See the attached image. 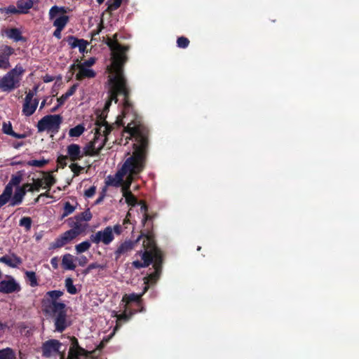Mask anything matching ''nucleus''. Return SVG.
<instances>
[{
    "instance_id": "53",
    "label": "nucleus",
    "mask_w": 359,
    "mask_h": 359,
    "mask_svg": "<svg viewBox=\"0 0 359 359\" xmlns=\"http://www.w3.org/2000/svg\"><path fill=\"white\" fill-rule=\"evenodd\" d=\"M96 192V187L95 186L90 187L89 189H86L84 192V196L86 198L93 197Z\"/></svg>"
},
{
    "instance_id": "10",
    "label": "nucleus",
    "mask_w": 359,
    "mask_h": 359,
    "mask_svg": "<svg viewBox=\"0 0 359 359\" xmlns=\"http://www.w3.org/2000/svg\"><path fill=\"white\" fill-rule=\"evenodd\" d=\"M62 343L57 339H49L42 344V356L50 358L60 353Z\"/></svg>"
},
{
    "instance_id": "45",
    "label": "nucleus",
    "mask_w": 359,
    "mask_h": 359,
    "mask_svg": "<svg viewBox=\"0 0 359 359\" xmlns=\"http://www.w3.org/2000/svg\"><path fill=\"white\" fill-rule=\"evenodd\" d=\"M81 39H78L74 36L70 35L68 36L65 40L68 43V44L70 46L71 48H77L78 43L80 41Z\"/></svg>"
},
{
    "instance_id": "62",
    "label": "nucleus",
    "mask_w": 359,
    "mask_h": 359,
    "mask_svg": "<svg viewBox=\"0 0 359 359\" xmlns=\"http://www.w3.org/2000/svg\"><path fill=\"white\" fill-rule=\"evenodd\" d=\"M79 265L81 266H84L88 263V259L86 256H81L79 259Z\"/></svg>"
},
{
    "instance_id": "20",
    "label": "nucleus",
    "mask_w": 359,
    "mask_h": 359,
    "mask_svg": "<svg viewBox=\"0 0 359 359\" xmlns=\"http://www.w3.org/2000/svg\"><path fill=\"white\" fill-rule=\"evenodd\" d=\"M79 69L78 73L76 74V79L77 81H82L84 79H92L95 77L96 73L91 69H88L79 64L76 65Z\"/></svg>"
},
{
    "instance_id": "32",
    "label": "nucleus",
    "mask_w": 359,
    "mask_h": 359,
    "mask_svg": "<svg viewBox=\"0 0 359 359\" xmlns=\"http://www.w3.org/2000/svg\"><path fill=\"white\" fill-rule=\"evenodd\" d=\"M23 187L27 189V191L33 192L34 191H39L40 187L42 186V180H37V181L34 184L26 183L24 184Z\"/></svg>"
},
{
    "instance_id": "64",
    "label": "nucleus",
    "mask_w": 359,
    "mask_h": 359,
    "mask_svg": "<svg viewBox=\"0 0 359 359\" xmlns=\"http://www.w3.org/2000/svg\"><path fill=\"white\" fill-rule=\"evenodd\" d=\"M62 30L63 29H60V27H59V28L56 27L55 30L53 32V36L58 39H61V37H62L61 32Z\"/></svg>"
},
{
    "instance_id": "25",
    "label": "nucleus",
    "mask_w": 359,
    "mask_h": 359,
    "mask_svg": "<svg viewBox=\"0 0 359 359\" xmlns=\"http://www.w3.org/2000/svg\"><path fill=\"white\" fill-rule=\"evenodd\" d=\"M6 35L8 38L15 41H25L26 39L22 36L21 32L18 28H11L6 30Z\"/></svg>"
},
{
    "instance_id": "24",
    "label": "nucleus",
    "mask_w": 359,
    "mask_h": 359,
    "mask_svg": "<svg viewBox=\"0 0 359 359\" xmlns=\"http://www.w3.org/2000/svg\"><path fill=\"white\" fill-rule=\"evenodd\" d=\"M38 1L39 0H18L16 5L22 14H26L29 12V10L32 8L34 2Z\"/></svg>"
},
{
    "instance_id": "18",
    "label": "nucleus",
    "mask_w": 359,
    "mask_h": 359,
    "mask_svg": "<svg viewBox=\"0 0 359 359\" xmlns=\"http://www.w3.org/2000/svg\"><path fill=\"white\" fill-rule=\"evenodd\" d=\"M67 156L75 162L82 158L83 154L81 153V147L76 144H71L67 148Z\"/></svg>"
},
{
    "instance_id": "48",
    "label": "nucleus",
    "mask_w": 359,
    "mask_h": 359,
    "mask_svg": "<svg viewBox=\"0 0 359 359\" xmlns=\"http://www.w3.org/2000/svg\"><path fill=\"white\" fill-rule=\"evenodd\" d=\"M69 168H70L71 170L74 172V175L75 176H78L81 173V170H83V168L77 163H72L69 165Z\"/></svg>"
},
{
    "instance_id": "57",
    "label": "nucleus",
    "mask_w": 359,
    "mask_h": 359,
    "mask_svg": "<svg viewBox=\"0 0 359 359\" xmlns=\"http://www.w3.org/2000/svg\"><path fill=\"white\" fill-rule=\"evenodd\" d=\"M106 191H107V189L106 187L103 188L101 193L100 194V196L98 197V198L95 201V204H100V203L102 202V201L104 200L105 196H106Z\"/></svg>"
},
{
    "instance_id": "21",
    "label": "nucleus",
    "mask_w": 359,
    "mask_h": 359,
    "mask_svg": "<svg viewBox=\"0 0 359 359\" xmlns=\"http://www.w3.org/2000/svg\"><path fill=\"white\" fill-rule=\"evenodd\" d=\"M26 193L27 189L23 186L17 187L14 195L11 198L10 205L15 206L21 204Z\"/></svg>"
},
{
    "instance_id": "5",
    "label": "nucleus",
    "mask_w": 359,
    "mask_h": 359,
    "mask_svg": "<svg viewBox=\"0 0 359 359\" xmlns=\"http://www.w3.org/2000/svg\"><path fill=\"white\" fill-rule=\"evenodd\" d=\"M62 117L60 114L46 115L38 121L37 129L39 132L47 130L56 133L59 131Z\"/></svg>"
},
{
    "instance_id": "50",
    "label": "nucleus",
    "mask_w": 359,
    "mask_h": 359,
    "mask_svg": "<svg viewBox=\"0 0 359 359\" xmlns=\"http://www.w3.org/2000/svg\"><path fill=\"white\" fill-rule=\"evenodd\" d=\"M67 156L60 155L57 158V163L61 168H64L65 166H67Z\"/></svg>"
},
{
    "instance_id": "46",
    "label": "nucleus",
    "mask_w": 359,
    "mask_h": 359,
    "mask_svg": "<svg viewBox=\"0 0 359 359\" xmlns=\"http://www.w3.org/2000/svg\"><path fill=\"white\" fill-rule=\"evenodd\" d=\"M2 131L4 133L11 135L13 134V127L10 121L8 123H4L2 126Z\"/></svg>"
},
{
    "instance_id": "16",
    "label": "nucleus",
    "mask_w": 359,
    "mask_h": 359,
    "mask_svg": "<svg viewBox=\"0 0 359 359\" xmlns=\"http://www.w3.org/2000/svg\"><path fill=\"white\" fill-rule=\"evenodd\" d=\"M157 259V263H154L153 264L154 271L149 274L148 276L144 278V283L145 285H148L149 282L151 283H156L161 276L162 272L163 262L160 261L159 256H158Z\"/></svg>"
},
{
    "instance_id": "13",
    "label": "nucleus",
    "mask_w": 359,
    "mask_h": 359,
    "mask_svg": "<svg viewBox=\"0 0 359 359\" xmlns=\"http://www.w3.org/2000/svg\"><path fill=\"white\" fill-rule=\"evenodd\" d=\"M15 50L10 46L2 45L0 46V69H8L11 65L10 57L14 54Z\"/></svg>"
},
{
    "instance_id": "44",
    "label": "nucleus",
    "mask_w": 359,
    "mask_h": 359,
    "mask_svg": "<svg viewBox=\"0 0 359 359\" xmlns=\"http://www.w3.org/2000/svg\"><path fill=\"white\" fill-rule=\"evenodd\" d=\"M189 43H190V41H189V39L185 36H180L177 39V47H179L180 48H187L189 45Z\"/></svg>"
},
{
    "instance_id": "43",
    "label": "nucleus",
    "mask_w": 359,
    "mask_h": 359,
    "mask_svg": "<svg viewBox=\"0 0 359 359\" xmlns=\"http://www.w3.org/2000/svg\"><path fill=\"white\" fill-rule=\"evenodd\" d=\"M22 180V174L18 172L17 175H13L11 176V179L9 181L8 184L13 187H14V186L19 187L18 185L21 182Z\"/></svg>"
},
{
    "instance_id": "31",
    "label": "nucleus",
    "mask_w": 359,
    "mask_h": 359,
    "mask_svg": "<svg viewBox=\"0 0 359 359\" xmlns=\"http://www.w3.org/2000/svg\"><path fill=\"white\" fill-rule=\"evenodd\" d=\"M84 130V126L81 124H79L69 130V135L72 137H78L83 133Z\"/></svg>"
},
{
    "instance_id": "54",
    "label": "nucleus",
    "mask_w": 359,
    "mask_h": 359,
    "mask_svg": "<svg viewBox=\"0 0 359 359\" xmlns=\"http://www.w3.org/2000/svg\"><path fill=\"white\" fill-rule=\"evenodd\" d=\"M99 266H100V265L98 264L92 263V264H89L88 266V267L83 271V274L87 275L91 271V270H93L94 269H97Z\"/></svg>"
},
{
    "instance_id": "22",
    "label": "nucleus",
    "mask_w": 359,
    "mask_h": 359,
    "mask_svg": "<svg viewBox=\"0 0 359 359\" xmlns=\"http://www.w3.org/2000/svg\"><path fill=\"white\" fill-rule=\"evenodd\" d=\"M149 287V285H144L142 292L139 294L136 293L125 294L123 297L122 301L126 302V304H130L132 302H137L140 304L141 302L142 297L147 292Z\"/></svg>"
},
{
    "instance_id": "40",
    "label": "nucleus",
    "mask_w": 359,
    "mask_h": 359,
    "mask_svg": "<svg viewBox=\"0 0 359 359\" xmlns=\"http://www.w3.org/2000/svg\"><path fill=\"white\" fill-rule=\"evenodd\" d=\"M49 162L48 160L44 158L41 160H30L27 162V165L29 166H34L37 168H43Z\"/></svg>"
},
{
    "instance_id": "49",
    "label": "nucleus",
    "mask_w": 359,
    "mask_h": 359,
    "mask_svg": "<svg viewBox=\"0 0 359 359\" xmlns=\"http://www.w3.org/2000/svg\"><path fill=\"white\" fill-rule=\"evenodd\" d=\"M76 61L79 65H82L84 67H90L95 63L96 60L95 57H90L88 60L84 61L83 63L79 62V59H76Z\"/></svg>"
},
{
    "instance_id": "38",
    "label": "nucleus",
    "mask_w": 359,
    "mask_h": 359,
    "mask_svg": "<svg viewBox=\"0 0 359 359\" xmlns=\"http://www.w3.org/2000/svg\"><path fill=\"white\" fill-rule=\"evenodd\" d=\"M91 243L88 241H85L75 246L77 253H83L90 249Z\"/></svg>"
},
{
    "instance_id": "35",
    "label": "nucleus",
    "mask_w": 359,
    "mask_h": 359,
    "mask_svg": "<svg viewBox=\"0 0 359 359\" xmlns=\"http://www.w3.org/2000/svg\"><path fill=\"white\" fill-rule=\"evenodd\" d=\"M0 359H15V353L10 348L0 350Z\"/></svg>"
},
{
    "instance_id": "3",
    "label": "nucleus",
    "mask_w": 359,
    "mask_h": 359,
    "mask_svg": "<svg viewBox=\"0 0 359 359\" xmlns=\"http://www.w3.org/2000/svg\"><path fill=\"white\" fill-rule=\"evenodd\" d=\"M25 72V69L20 65H17L15 68L10 70L0 79V89L3 92H11L18 88L20 83V76Z\"/></svg>"
},
{
    "instance_id": "11",
    "label": "nucleus",
    "mask_w": 359,
    "mask_h": 359,
    "mask_svg": "<svg viewBox=\"0 0 359 359\" xmlns=\"http://www.w3.org/2000/svg\"><path fill=\"white\" fill-rule=\"evenodd\" d=\"M97 137L93 138L86 146L84 147V155L88 156H97L103 147L106 145L108 138L105 137L102 140L100 143L97 146Z\"/></svg>"
},
{
    "instance_id": "33",
    "label": "nucleus",
    "mask_w": 359,
    "mask_h": 359,
    "mask_svg": "<svg viewBox=\"0 0 359 359\" xmlns=\"http://www.w3.org/2000/svg\"><path fill=\"white\" fill-rule=\"evenodd\" d=\"M65 285L67 289V291L71 294H75L78 292V290L76 286L73 283V280L72 278H67L65 281Z\"/></svg>"
},
{
    "instance_id": "59",
    "label": "nucleus",
    "mask_w": 359,
    "mask_h": 359,
    "mask_svg": "<svg viewBox=\"0 0 359 359\" xmlns=\"http://www.w3.org/2000/svg\"><path fill=\"white\" fill-rule=\"evenodd\" d=\"M69 97H68V95L66 93L62 95L60 97L57 99L58 106H62V104H64Z\"/></svg>"
},
{
    "instance_id": "47",
    "label": "nucleus",
    "mask_w": 359,
    "mask_h": 359,
    "mask_svg": "<svg viewBox=\"0 0 359 359\" xmlns=\"http://www.w3.org/2000/svg\"><path fill=\"white\" fill-rule=\"evenodd\" d=\"M5 13L7 14H22L20 11L18 7H15L13 5H11L5 8Z\"/></svg>"
},
{
    "instance_id": "2",
    "label": "nucleus",
    "mask_w": 359,
    "mask_h": 359,
    "mask_svg": "<svg viewBox=\"0 0 359 359\" xmlns=\"http://www.w3.org/2000/svg\"><path fill=\"white\" fill-rule=\"evenodd\" d=\"M144 233V236H143V238H144L145 240L143 241V247L144 250L137 252V253L141 255L144 264H145L146 267H148L152 263L153 264L157 263L158 256L160 257V261L163 262V253L156 245L154 231L147 229L146 232Z\"/></svg>"
},
{
    "instance_id": "29",
    "label": "nucleus",
    "mask_w": 359,
    "mask_h": 359,
    "mask_svg": "<svg viewBox=\"0 0 359 359\" xmlns=\"http://www.w3.org/2000/svg\"><path fill=\"white\" fill-rule=\"evenodd\" d=\"M25 278L31 287H36L39 285L36 273L34 271H25Z\"/></svg>"
},
{
    "instance_id": "4",
    "label": "nucleus",
    "mask_w": 359,
    "mask_h": 359,
    "mask_svg": "<svg viewBox=\"0 0 359 359\" xmlns=\"http://www.w3.org/2000/svg\"><path fill=\"white\" fill-rule=\"evenodd\" d=\"M46 313L54 317L55 329L57 332H62L69 326L67 320V310L65 303H53L52 309L45 311Z\"/></svg>"
},
{
    "instance_id": "19",
    "label": "nucleus",
    "mask_w": 359,
    "mask_h": 359,
    "mask_svg": "<svg viewBox=\"0 0 359 359\" xmlns=\"http://www.w3.org/2000/svg\"><path fill=\"white\" fill-rule=\"evenodd\" d=\"M0 262L5 264L9 267L16 268L22 264V261L20 257L13 253L11 256L4 255L1 257Z\"/></svg>"
},
{
    "instance_id": "36",
    "label": "nucleus",
    "mask_w": 359,
    "mask_h": 359,
    "mask_svg": "<svg viewBox=\"0 0 359 359\" xmlns=\"http://www.w3.org/2000/svg\"><path fill=\"white\" fill-rule=\"evenodd\" d=\"M123 0H108L107 2V9L109 12L117 10L121 5Z\"/></svg>"
},
{
    "instance_id": "34",
    "label": "nucleus",
    "mask_w": 359,
    "mask_h": 359,
    "mask_svg": "<svg viewBox=\"0 0 359 359\" xmlns=\"http://www.w3.org/2000/svg\"><path fill=\"white\" fill-rule=\"evenodd\" d=\"M81 221L76 220L74 217L69 219V224L72 227L70 230H74L78 233V236L83 231L81 224Z\"/></svg>"
},
{
    "instance_id": "27",
    "label": "nucleus",
    "mask_w": 359,
    "mask_h": 359,
    "mask_svg": "<svg viewBox=\"0 0 359 359\" xmlns=\"http://www.w3.org/2000/svg\"><path fill=\"white\" fill-rule=\"evenodd\" d=\"M135 313V312L130 311L128 313L126 311H125L123 313L116 314V325L114 327V331L117 330L121 326L122 323L128 321Z\"/></svg>"
},
{
    "instance_id": "23",
    "label": "nucleus",
    "mask_w": 359,
    "mask_h": 359,
    "mask_svg": "<svg viewBox=\"0 0 359 359\" xmlns=\"http://www.w3.org/2000/svg\"><path fill=\"white\" fill-rule=\"evenodd\" d=\"M140 210L142 212H144V217L142 222L144 226H147L144 229H151L153 231L152 217L147 214L148 207L145 203L142 202Z\"/></svg>"
},
{
    "instance_id": "37",
    "label": "nucleus",
    "mask_w": 359,
    "mask_h": 359,
    "mask_svg": "<svg viewBox=\"0 0 359 359\" xmlns=\"http://www.w3.org/2000/svg\"><path fill=\"white\" fill-rule=\"evenodd\" d=\"M66 11L64 7H58L57 6H53L49 11V18L53 20L55 18L59 13H65Z\"/></svg>"
},
{
    "instance_id": "39",
    "label": "nucleus",
    "mask_w": 359,
    "mask_h": 359,
    "mask_svg": "<svg viewBox=\"0 0 359 359\" xmlns=\"http://www.w3.org/2000/svg\"><path fill=\"white\" fill-rule=\"evenodd\" d=\"M92 218V214L89 210L79 213L74 217L76 220L88 222Z\"/></svg>"
},
{
    "instance_id": "14",
    "label": "nucleus",
    "mask_w": 359,
    "mask_h": 359,
    "mask_svg": "<svg viewBox=\"0 0 359 359\" xmlns=\"http://www.w3.org/2000/svg\"><path fill=\"white\" fill-rule=\"evenodd\" d=\"M32 95H26L24 100V103L22 104V114L25 116H30L35 112L38 105H39V99L32 98Z\"/></svg>"
},
{
    "instance_id": "15",
    "label": "nucleus",
    "mask_w": 359,
    "mask_h": 359,
    "mask_svg": "<svg viewBox=\"0 0 359 359\" xmlns=\"http://www.w3.org/2000/svg\"><path fill=\"white\" fill-rule=\"evenodd\" d=\"M64 294L61 290H51L46 292V296L50 299L43 300V311H48L51 310L53 303H59L57 300Z\"/></svg>"
},
{
    "instance_id": "51",
    "label": "nucleus",
    "mask_w": 359,
    "mask_h": 359,
    "mask_svg": "<svg viewBox=\"0 0 359 359\" xmlns=\"http://www.w3.org/2000/svg\"><path fill=\"white\" fill-rule=\"evenodd\" d=\"M77 48H79V52L81 53H85L87 46L88 45V42L83 39H80V41L78 43Z\"/></svg>"
},
{
    "instance_id": "8",
    "label": "nucleus",
    "mask_w": 359,
    "mask_h": 359,
    "mask_svg": "<svg viewBox=\"0 0 359 359\" xmlns=\"http://www.w3.org/2000/svg\"><path fill=\"white\" fill-rule=\"evenodd\" d=\"M147 229H143L140 232V235L137 237V238L135 241H125L123 243H121L120 245L117 248L116 251L114 252L115 260H118L121 255L127 254L128 252L131 251L136 244L144 236V233Z\"/></svg>"
},
{
    "instance_id": "58",
    "label": "nucleus",
    "mask_w": 359,
    "mask_h": 359,
    "mask_svg": "<svg viewBox=\"0 0 359 359\" xmlns=\"http://www.w3.org/2000/svg\"><path fill=\"white\" fill-rule=\"evenodd\" d=\"M78 86V83L72 85L65 93L68 95V97L73 95L75 93Z\"/></svg>"
},
{
    "instance_id": "42",
    "label": "nucleus",
    "mask_w": 359,
    "mask_h": 359,
    "mask_svg": "<svg viewBox=\"0 0 359 359\" xmlns=\"http://www.w3.org/2000/svg\"><path fill=\"white\" fill-rule=\"evenodd\" d=\"M75 210V207L72 205L69 202H65L64 205V211L62 217L64 218L69 215L72 214Z\"/></svg>"
},
{
    "instance_id": "61",
    "label": "nucleus",
    "mask_w": 359,
    "mask_h": 359,
    "mask_svg": "<svg viewBox=\"0 0 359 359\" xmlns=\"http://www.w3.org/2000/svg\"><path fill=\"white\" fill-rule=\"evenodd\" d=\"M59 259L57 257H54L50 259V264L54 269L58 268Z\"/></svg>"
},
{
    "instance_id": "6",
    "label": "nucleus",
    "mask_w": 359,
    "mask_h": 359,
    "mask_svg": "<svg viewBox=\"0 0 359 359\" xmlns=\"http://www.w3.org/2000/svg\"><path fill=\"white\" fill-rule=\"evenodd\" d=\"M95 125L97 127L95 128L94 138L97 137V146L105 137L108 138V135L113 130L114 126L108 123L105 119V116H104L102 114L97 116Z\"/></svg>"
},
{
    "instance_id": "56",
    "label": "nucleus",
    "mask_w": 359,
    "mask_h": 359,
    "mask_svg": "<svg viewBox=\"0 0 359 359\" xmlns=\"http://www.w3.org/2000/svg\"><path fill=\"white\" fill-rule=\"evenodd\" d=\"M13 186H11V184H9L8 183V184L6 186L2 194L11 198L12 194H13Z\"/></svg>"
},
{
    "instance_id": "9",
    "label": "nucleus",
    "mask_w": 359,
    "mask_h": 359,
    "mask_svg": "<svg viewBox=\"0 0 359 359\" xmlns=\"http://www.w3.org/2000/svg\"><path fill=\"white\" fill-rule=\"evenodd\" d=\"M78 236V233L74 230H68L57 237L54 242L51 243L49 246V250H55L60 248Z\"/></svg>"
},
{
    "instance_id": "12",
    "label": "nucleus",
    "mask_w": 359,
    "mask_h": 359,
    "mask_svg": "<svg viewBox=\"0 0 359 359\" xmlns=\"http://www.w3.org/2000/svg\"><path fill=\"white\" fill-rule=\"evenodd\" d=\"M20 290V284L12 276H8L7 280L0 281V292L2 294H11Z\"/></svg>"
},
{
    "instance_id": "41",
    "label": "nucleus",
    "mask_w": 359,
    "mask_h": 359,
    "mask_svg": "<svg viewBox=\"0 0 359 359\" xmlns=\"http://www.w3.org/2000/svg\"><path fill=\"white\" fill-rule=\"evenodd\" d=\"M32 220L29 217H24L20 219L19 225L25 227L26 231H29L32 228Z\"/></svg>"
},
{
    "instance_id": "30",
    "label": "nucleus",
    "mask_w": 359,
    "mask_h": 359,
    "mask_svg": "<svg viewBox=\"0 0 359 359\" xmlns=\"http://www.w3.org/2000/svg\"><path fill=\"white\" fill-rule=\"evenodd\" d=\"M69 22V17L67 15H63L58 18H57L53 22V26L55 27H60V29H63L66 25Z\"/></svg>"
},
{
    "instance_id": "60",
    "label": "nucleus",
    "mask_w": 359,
    "mask_h": 359,
    "mask_svg": "<svg viewBox=\"0 0 359 359\" xmlns=\"http://www.w3.org/2000/svg\"><path fill=\"white\" fill-rule=\"evenodd\" d=\"M132 265L133 267H135V269H140L142 268H146L145 264H144L143 262H142L139 260L133 261L132 262Z\"/></svg>"
},
{
    "instance_id": "55",
    "label": "nucleus",
    "mask_w": 359,
    "mask_h": 359,
    "mask_svg": "<svg viewBox=\"0 0 359 359\" xmlns=\"http://www.w3.org/2000/svg\"><path fill=\"white\" fill-rule=\"evenodd\" d=\"M10 200H11V198L4 194H1L0 195V208L4 205L5 204H6Z\"/></svg>"
},
{
    "instance_id": "63",
    "label": "nucleus",
    "mask_w": 359,
    "mask_h": 359,
    "mask_svg": "<svg viewBox=\"0 0 359 359\" xmlns=\"http://www.w3.org/2000/svg\"><path fill=\"white\" fill-rule=\"evenodd\" d=\"M114 231V233L116 234V235H120L121 233H122V227L120 224H116L114 226V227L112 228V231Z\"/></svg>"
},
{
    "instance_id": "7",
    "label": "nucleus",
    "mask_w": 359,
    "mask_h": 359,
    "mask_svg": "<svg viewBox=\"0 0 359 359\" xmlns=\"http://www.w3.org/2000/svg\"><path fill=\"white\" fill-rule=\"evenodd\" d=\"M114 239V236L112 233V227L109 226L104 229V230L98 231L95 233L90 236V241L93 243L99 244L100 243L104 245H109Z\"/></svg>"
},
{
    "instance_id": "1",
    "label": "nucleus",
    "mask_w": 359,
    "mask_h": 359,
    "mask_svg": "<svg viewBox=\"0 0 359 359\" xmlns=\"http://www.w3.org/2000/svg\"><path fill=\"white\" fill-rule=\"evenodd\" d=\"M106 44L111 50V65L109 71L111 76L109 78L110 88L109 99L104 107V111H108L111 102H118V97L123 96L122 116L126 118L131 114L133 119L125 128L124 131L135 138L133 154L126 159L121 168L114 177L109 176L107 185L118 187L122 191L130 188L135 177L140 175L146 166L148 147L149 130L140 123L130 100V88L124 75L123 68L128 57L127 53L130 50L128 45H122L118 41H107Z\"/></svg>"
},
{
    "instance_id": "26",
    "label": "nucleus",
    "mask_w": 359,
    "mask_h": 359,
    "mask_svg": "<svg viewBox=\"0 0 359 359\" xmlns=\"http://www.w3.org/2000/svg\"><path fill=\"white\" fill-rule=\"evenodd\" d=\"M62 266L65 270H74L76 265L74 263V257L71 254H65L62 259Z\"/></svg>"
},
{
    "instance_id": "17",
    "label": "nucleus",
    "mask_w": 359,
    "mask_h": 359,
    "mask_svg": "<svg viewBox=\"0 0 359 359\" xmlns=\"http://www.w3.org/2000/svg\"><path fill=\"white\" fill-rule=\"evenodd\" d=\"M71 347L69 348V355L71 358H78L79 355H85L87 351L79 344L78 339L75 337L70 338Z\"/></svg>"
},
{
    "instance_id": "28",
    "label": "nucleus",
    "mask_w": 359,
    "mask_h": 359,
    "mask_svg": "<svg viewBox=\"0 0 359 359\" xmlns=\"http://www.w3.org/2000/svg\"><path fill=\"white\" fill-rule=\"evenodd\" d=\"M122 191L123 196L125 197L127 204L133 207L135 206L137 203V199L130 191V189H124Z\"/></svg>"
},
{
    "instance_id": "52",
    "label": "nucleus",
    "mask_w": 359,
    "mask_h": 359,
    "mask_svg": "<svg viewBox=\"0 0 359 359\" xmlns=\"http://www.w3.org/2000/svg\"><path fill=\"white\" fill-rule=\"evenodd\" d=\"M44 180H45L46 185L48 188L51 187L55 183V182H56L55 179L54 178V177L53 175H51L50 174H48L45 177Z\"/></svg>"
}]
</instances>
